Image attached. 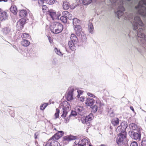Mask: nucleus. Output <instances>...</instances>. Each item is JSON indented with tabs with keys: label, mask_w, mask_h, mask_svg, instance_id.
Listing matches in <instances>:
<instances>
[{
	"label": "nucleus",
	"mask_w": 146,
	"mask_h": 146,
	"mask_svg": "<svg viewBox=\"0 0 146 146\" xmlns=\"http://www.w3.org/2000/svg\"><path fill=\"white\" fill-rule=\"evenodd\" d=\"M113 1L115 5H119L117 10L115 11V15L119 19L120 17L123 18L125 20H129L130 18L133 19V23L132 24V25L135 34L131 37L137 36L139 38L144 39L146 42V35L144 34V29L143 27L144 25L139 16L143 17L137 14L136 10L137 15L135 16L132 15L133 16L130 17L127 13H124V12L125 11V9L124 5L125 4L127 5L124 0H113Z\"/></svg>",
	"instance_id": "obj_1"
},
{
	"label": "nucleus",
	"mask_w": 146,
	"mask_h": 146,
	"mask_svg": "<svg viewBox=\"0 0 146 146\" xmlns=\"http://www.w3.org/2000/svg\"><path fill=\"white\" fill-rule=\"evenodd\" d=\"M51 31L54 33H59L63 29V26L60 23L54 22L51 26Z\"/></svg>",
	"instance_id": "obj_2"
},
{
	"label": "nucleus",
	"mask_w": 146,
	"mask_h": 146,
	"mask_svg": "<svg viewBox=\"0 0 146 146\" xmlns=\"http://www.w3.org/2000/svg\"><path fill=\"white\" fill-rule=\"evenodd\" d=\"M61 105L62 107V113L61 117L65 118L67 115L68 112L70 110L69 104L66 101H64L61 103Z\"/></svg>",
	"instance_id": "obj_3"
},
{
	"label": "nucleus",
	"mask_w": 146,
	"mask_h": 146,
	"mask_svg": "<svg viewBox=\"0 0 146 146\" xmlns=\"http://www.w3.org/2000/svg\"><path fill=\"white\" fill-rule=\"evenodd\" d=\"M142 129L139 128L137 130V132H135L133 131L129 132V135L132 139L135 140H138L140 141L141 139V133L140 131Z\"/></svg>",
	"instance_id": "obj_4"
},
{
	"label": "nucleus",
	"mask_w": 146,
	"mask_h": 146,
	"mask_svg": "<svg viewBox=\"0 0 146 146\" xmlns=\"http://www.w3.org/2000/svg\"><path fill=\"white\" fill-rule=\"evenodd\" d=\"M121 121V120H120ZM128 127V124L126 121H123L121 122L120 123V125L118 126L116 128L117 132L118 133H127L126 131V130Z\"/></svg>",
	"instance_id": "obj_5"
},
{
	"label": "nucleus",
	"mask_w": 146,
	"mask_h": 146,
	"mask_svg": "<svg viewBox=\"0 0 146 146\" xmlns=\"http://www.w3.org/2000/svg\"><path fill=\"white\" fill-rule=\"evenodd\" d=\"M118 133V137L116 140V142L118 145H121L122 143L126 138L127 133H123L121 132Z\"/></svg>",
	"instance_id": "obj_6"
},
{
	"label": "nucleus",
	"mask_w": 146,
	"mask_h": 146,
	"mask_svg": "<svg viewBox=\"0 0 146 146\" xmlns=\"http://www.w3.org/2000/svg\"><path fill=\"white\" fill-rule=\"evenodd\" d=\"M26 21V19L24 18L21 19L17 21V23L16 27L18 30H21L22 29Z\"/></svg>",
	"instance_id": "obj_7"
},
{
	"label": "nucleus",
	"mask_w": 146,
	"mask_h": 146,
	"mask_svg": "<svg viewBox=\"0 0 146 146\" xmlns=\"http://www.w3.org/2000/svg\"><path fill=\"white\" fill-rule=\"evenodd\" d=\"M45 146H61L60 143L54 139H50Z\"/></svg>",
	"instance_id": "obj_8"
},
{
	"label": "nucleus",
	"mask_w": 146,
	"mask_h": 146,
	"mask_svg": "<svg viewBox=\"0 0 146 146\" xmlns=\"http://www.w3.org/2000/svg\"><path fill=\"white\" fill-rule=\"evenodd\" d=\"M74 91V88H70L69 89L68 92L66 96V98L68 101H70L73 99V96L75 94Z\"/></svg>",
	"instance_id": "obj_9"
},
{
	"label": "nucleus",
	"mask_w": 146,
	"mask_h": 146,
	"mask_svg": "<svg viewBox=\"0 0 146 146\" xmlns=\"http://www.w3.org/2000/svg\"><path fill=\"white\" fill-rule=\"evenodd\" d=\"M47 15L50 16L53 20L57 19L58 17L57 16L56 12L54 10L52 9H50L47 12Z\"/></svg>",
	"instance_id": "obj_10"
},
{
	"label": "nucleus",
	"mask_w": 146,
	"mask_h": 146,
	"mask_svg": "<svg viewBox=\"0 0 146 146\" xmlns=\"http://www.w3.org/2000/svg\"><path fill=\"white\" fill-rule=\"evenodd\" d=\"M77 137L74 136L72 135L65 136L64 138V142L65 143H68L70 141L77 139Z\"/></svg>",
	"instance_id": "obj_11"
},
{
	"label": "nucleus",
	"mask_w": 146,
	"mask_h": 146,
	"mask_svg": "<svg viewBox=\"0 0 146 146\" xmlns=\"http://www.w3.org/2000/svg\"><path fill=\"white\" fill-rule=\"evenodd\" d=\"M75 110L77 113L81 115H83L84 113V109L83 106H77L75 107Z\"/></svg>",
	"instance_id": "obj_12"
},
{
	"label": "nucleus",
	"mask_w": 146,
	"mask_h": 146,
	"mask_svg": "<svg viewBox=\"0 0 146 146\" xmlns=\"http://www.w3.org/2000/svg\"><path fill=\"white\" fill-rule=\"evenodd\" d=\"M63 134V132L62 131H58V132L56 133L50 139H52V140L54 139L56 141V140H58L60 137H61Z\"/></svg>",
	"instance_id": "obj_13"
},
{
	"label": "nucleus",
	"mask_w": 146,
	"mask_h": 146,
	"mask_svg": "<svg viewBox=\"0 0 146 146\" xmlns=\"http://www.w3.org/2000/svg\"><path fill=\"white\" fill-rule=\"evenodd\" d=\"M120 120L117 117H115L112 119L111 120V123L113 126H116L119 123Z\"/></svg>",
	"instance_id": "obj_14"
},
{
	"label": "nucleus",
	"mask_w": 146,
	"mask_h": 146,
	"mask_svg": "<svg viewBox=\"0 0 146 146\" xmlns=\"http://www.w3.org/2000/svg\"><path fill=\"white\" fill-rule=\"evenodd\" d=\"M28 12L25 10H21L19 11V15L20 17H25L26 19H27L26 17L28 15Z\"/></svg>",
	"instance_id": "obj_15"
},
{
	"label": "nucleus",
	"mask_w": 146,
	"mask_h": 146,
	"mask_svg": "<svg viewBox=\"0 0 146 146\" xmlns=\"http://www.w3.org/2000/svg\"><path fill=\"white\" fill-rule=\"evenodd\" d=\"M74 29L77 35H80L82 31L81 27L79 25H78L74 27Z\"/></svg>",
	"instance_id": "obj_16"
},
{
	"label": "nucleus",
	"mask_w": 146,
	"mask_h": 146,
	"mask_svg": "<svg viewBox=\"0 0 146 146\" xmlns=\"http://www.w3.org/2000/svg\"><path fill=\"white\" fill-rule=\"evenodd\" d=\"M94 103V99L91 98H87L85 102L86 104L88 106H92Z\"/></svg>",
	"instance_id": "obj_17"
},
{
	"label": "nucleus",
	"mask_w": 146,
	"mask_h": 146,
	"mask_svg": "<svg viewBox=\"0 0 146 146\" xmlns=\"http://www.w3.org/2000/svg\"><path fill=\"white\" fill-rule=\"evenodd\" d=\"M0 19L1 21L5 20L7 19L8 18V15L6 12L4 11L0 13Z\"/></svg>",
	"instance_id": "obj_18"
},
{
	"label": "nucleus",
	"mask_w": 146,
	"mask_h": 146,
	"mask_svg": "<svg viewBox=\"0 0 146 146\" xmlns=\"http://www.w3.org/2000/svg\"><path fill=\"white\" fill-rule=\"evenodd\" d=\"M88 139L87 138H84L81 141V143L80 144H78V146H84L88 144Z\"/></svg>",
	"instance_id": "obj_19"
},
{
	"label": "nucleus",
	"mask_w": 146,
	"mask_h": 146,
	"mask_svg": "<svg viewBox=\"0 0 146 146\" xmlns=\"http://www.w3.org/2000/svg\"><path fill=\"white\" fill-rule=\"evenodd\" d=\"M63 15L67 17V18L70 20L73 19V17L72 15L69 12L67 11H64L62 12Z\"/></svg>",
	"instance_id": "obj_20"
},
{
	"label": "nucleus",
	"mask_w": 146,
	"mask_h": 146,
	"mask_svg": "<svg viewBox=\"0 0 146 146\" xmlns=\"http://www.w3.org/2000/svg\"><path fill=\"white\" fill-rule=\"evenodd\" d=\"M77 113L76 111H72L70 114L69 115V117H67L66 119V120L65 121H66V123H67L68 122L69 120V118L71 117L72 116H76L77 114Z\"/></svg>",
	"instance_id": "obj_21"
},
{
	"label": "nucleus",
	"mask_w": 146,
	"mask_h": 146,
	"mask_svg": "<svg viewBox=\"0 0 146 146\" xmlns=\"http://www.w3.org/2000/svg\"><path fill=\"white\" fill-rule=\"evenodd\" d=\"M92 115L90 114L88 116H87L85 118V122L86 123L89 125L90 124V122L92 119Z\"/></svg>",
	"instance_id": "obj_22"
},
{
	"label": "nucleus",
	"mask_w": 146,
	"mask_h": 146,
	"mask_svg": "<svg viewBox=\"0 0 146 146\" xmlns=\"http://www.w3.org/2000/svg\"><path fill=\"white\" fill-rule=\"evenodd\" d=\"M129 127L131 129L133 130H137L139 128L136 124L133 123L129 125Z\"/></svg>",
	"instance_id": "obj_23"
},
{
	"label": "nucleus",
	"mask_w": 146,
	"mask_h": 146,
	"mask_svg": "<svg viewBox=\"0 0 146 146\" xmlns=\"http://www.w3.org/2000/svg\"><path fill=\"white\" fill-rule=\"evenodd\" d=\"M10 10L15 15L17 13V8L15 5L12 6L10 8Z\"/></svg>",
	"instance_id": "obj_24"
},
{
	"label": "nucleus",
	"mask_w": 146,
	"mask_h": 146,
	"mask_svg": "<svg viewBox=\"0 0 146 146\" xmlns=\"http://www.w3.org/2000/svg\"><path fill=\"white\" fill-rule=\"evenodd\" d=\"M22 45L24 46H28L30 44V42L26 39H23V40L21 42Z\"/></svg>",
	"instance_id": "obj_25"
},
{
	"label": "nucleus",
	"mask_w": 146,
	"mask_h": 146,
	"mask_svg": "<svg viewBox=\"0 0 146 146\" xmlns=\"http://www.w3.org/2000/svg\"><path fill=\"white\" fill-rule=\"evenodd\" d=\"M63 8L65 10L68 9L70 7V4L68 2L66 1L64 2L63 4Z\"/></svg>",
	"instance_id": "obj_26"
},
{
	"label": "nucleus",
	"mask_w": 146,
	"mask_h": 146,
	"mask_svg": "<svg viewBox=\"0 0 146 146\" xmlns=\"http://www.w3.org/2000/svg\"><path fill=\"white\" fill-rule=\"evenodd\" d=\"M70 38L71 40V41H74V42H77L78 41L77 37L76 35L74 34H72L71 35Z\"/></svg>",
	"instance_id": "obj_27"
},
{
	"label": "nucleus",
	"mask_w": 146,
	"mask_h": 146,
	"mask_svg": "<svg viewBox=\"0 0 146 146\" xmlns=\"http://www.w3.org/2000/svg\"><path fill=\"white\" fill-rule=\"evenodd\" d=\"M80 23V21L77 18H73V24L74 27L77 26Z\"/></svg>",
	"instance_id": "obj_28"
},
{
	"label": "nucleus",
	"mask_w": 146,
	"mask_h": 146,
	"mask_svg": "<svg viewBox=\"0 0 146 146\" xmlns=\"http://www.w3.org/2000/svg\"><path fill=\"white\" fill-rule=\"evenodd\" d=\"M74 41H70L68 42V45L70 49L73 50L75 49V46L74 45V44L73 42Z\"/></svg>",
	"instance_id": "obj_29"
},
{
	"label": "nucleus",
	"mask_w": 146,
	"mask_h": 146,
	"mask_svg": "<svg viewBox=\"0 0 146 146\" xmlns=\"http://www.w3.org/2000/svg\"><path fill=\"white\" fill-rule=\"evenodd\" d=\"M96 103L97 105L99 106L100 108H101L104 105L103 103L97 98H96Z\"/></svg>",
	"instance_id": "obj_30"
},
{
	"label": "nucleus",
	"mask_w": 146,
	"mask_h": 146,
	"mask_svg": "<svg viewBox=\"0 0 146 146\" xmlns=\"http://www.w3.org/2000/svg\"><path fill=\"white\" fill-rule=\"evenodd\" d=\"M94 30V27L92 23H90L88 25V31L89 33H92Z\"/></svg>",
	"instance_id": "obj_31"
},
{
	"label": "nucleus",
	"mask_w": 146,
	"mask_h": 146,
	"mask_svg": "<svg viewBox=\"0 0 146 146\" xmlns=\"http://www.w3.org/2000/svg\"><path fill=\"white\" fill-rule=\"evenodd\" d=\"M74 92L75 94V93H77L78 94V95L77 96V98H80V94H81L82 93H83V91L81 90H77L76 89H74Z\"/></svg>",
	"instance_id": "obj_32"
},
{
	"label": "nucleus",
	"mask_w": 146,
	"mask_h": 146,
	"mask_svg": "<svg viewBox=\"0 0 146 146\" xmlns=\"http://www.w3.org/2000/svg\"><path fill=\"white\" fill-rule=\"evenodd\" d=\"M92 1V0H83V4L84 5H88L90 4Z\"/></svg>",
	"instance_id": "obj_33"
},
{
	"label": "nucleus",
	"mask_w": 146,
	"mask_h": 146,
	"mask_svg": "<svg viewBox=\"0 0 146 146\" xmlns=\"http://www.w3.org/2000/svg\"><path fill=\"white\" fill-rule=\"evenodd\" d=\"M42 9L43 12L46 13V14L47 15V12H48L49 10H48V8L47 6L45 5H43L42 7Z\"/></svg>",
	"instance_id": "obj_34"
},
{
	"label": "nucleus",
	"mask_w": 146,
	"mask_h": 146,
	"mask_svg": "<svg viewBox=\"0 0 146 146\" xmlns=\"http://www.w3.org/2000/svg\"><path fill=\"white\" fill-rule=\"evenodd\" d=\"M67 17L64 15L60 18V20L64 23H66L67 22Z\"/></svg>",
	"instance_id": "obj_35"
},
{
	"label": "nucleus",
	"mask_w": 146,
	"mask_h": 146,
	"mask_svg": "<svg viewBox=\"0 0 146 146\" xmlns=\"http://www.w3.org/2000/svg\"><path fill=\"white\" fill-rule=\"evenodd\" d=\"M29 34L27 33H24L22 34L21 37L23 39H25L29 38Z\"/></svg>",
	"instance_id": "obj_36"
},
{
	"label": "nucleus",
	"mask_w": 146,
	"mask_h": 146,
	"mask_svg": "<svg viewBox=\"0 0 146 146\" xmlns=\"http://www.w3.org/2000/svg\"><path fill=\"white\" fill-rule=\"evenodd\" d=\"M10 31V28L8 27L5 28L3 30V33L6 34L9 33Z\"/></svg>",
	"instance_id": "obj_37"
},
{
	"label": "nucleus",
	"mask_w": 146,
	"mask_h": 146,
	"mask_svg": "<svg viewBox=\"0 0 146 146\" xmlns=\"http://www.w3.org/2000/svg\"><path fill=\"white\" fill-rule=\"evenodd\" d=\"M48 103H45L42 104L41 106L40 107V109L41 110H44L45 108L48 105Z\"/></svg>",
	"instance_id": "obj_38"
},
{
	"label": "nucleus",
	"mask_w": 146,
	"mask_h": 146,
	"mask_svg": "<svg viewBox=\"0 0 146 146\" xmlns=\"http://www.w3.org/2000/svg\"><path fill=\"white\" fill-rule=\"evenodd\" d=\"M54 50L56 53L59 56H62L63 55L62 53L60 51V50L58 49V48H55Z\"/></svg>",
	"instance_id": "obj_39"
},
{
	"label": "nucleus",
	"mask_w": 146,
	"mask_h": 146,
	"mask_svg": "<svg viewBox=\"0 0 146 146\" xmlns=\"http://www.w3.org/2000/svg\"><path fill=\"white\" fill-rule=\"evenodd\" d=\"M45 2L48 4H52L54 3V0H44Z\"/></svg>",
	"instance_id": "obj_40"
},
{
	"label": "nucleus",
	"mask_w": 146,
	"mask_h": 146,
	"mask_svg": "<svg viewBox=\"0 0 146 146\" xmlns=\"http://www.w3.org/2000/svg\"><path fill=\"white\" fill-rule=\"evenodd\" d=\"M56 112L55 113L54 115L56 118L58 117L59 113H60L59 110L58 109H56Z\"/></svg>",
	"instance_id": "obj_41"
},
{
	"label": "nucleus",
	"mask_w": 146,
	"mask_h": 146,
	"mask_svg": "<svg viewBox=\"0 0 146 146\" xmlns=\"http://www.w3.org/2000/svg\"><path fill=\"white\" fill-rule=\"evenodd\" d=\"M128 141L126 139H125V140L124 141V142H122L121 144H122V146H129L128 143Z\"/></svg>",
	"instance_id": "obj_42"
},
{
	"label": "nucleus",
	"mask_w": 146,
	"mask_h": 146,
	"mask_svg": "<svg viewBox=\"0 0 146 146\" xmlns=\"http://www.w3.org/2000/svg\"><path fill=\"white\" fill-rule=\"evenodd\" d=\"M98 106H97L96 105L94 106L92 108L93 112L94 113H96L98 110Z\"/></svg>",
	"instance_id": "obj_43"
},
{
	"label": "nucleus",
	"mask_w": 146,
	"mask_h": 146,
	"mask_svg": "<svg viewBox=\"0 0 146 146\" xmlns=\"http://www.w3.org/2000/svg\"><path fill=\"white\" fill-rule=\"evenodd\" d=\"M141 146H146V139L143 138L141 142Z\"/></svg>",
	"instance_id": "obj_44"
},
{
	"label": "nucleus",
	"mask_w": 146,
	"mask_h": 146,
	"mask_svg": "<svg viewBox=\"0 0 146 146\" xmlns=\"http://www.w3.org/2000/svg\"><path fill=\"white\" fill-rule=\"evenodd\" d=\"M130 146H138V143L136 141H133L131 143Z\"/></svg>",
	"instance_id": "obj_45"
},
{
	"label": "nucleus",
	"mask_w": 146,
	"mask_h": 146,
	"mask_svg": "<svg viewBox=\"0 0 146 146\" xmlns=\"http://www.w3.org/2000/svg\"><path fill=\"white\" fill-rule=\"evenodd\" d=\"M87 95L90 96L92 97L93 98H95V100H96V98H97V97H96L94 95V94H93L90 93L88 92V93H87Z\"/></svg>",
	"instance_id": "obj_46"
},
{
	"label": "nucleus",
	"mask_w": 146,
	"mask_h": 146,
	"mask_svg": "<svg viewBox=\"0 0 146 146\" xmlns=\"http://www.w3.org/2000/svg\"><path fill=\"white\" fill-rule=\"evenodd\" d=\"M44 0H38V3L40 5L43 4L44 3Z\"/></svg>",
	"instance_id": "obj_47"
},
{
	"label": "nucleus",
	"mask_w": 146,
	"mask_h": 146,
	"mask_svg": "<svg viewBox=\"0 0 146 146\" xmlns=\"http://www.w3.org/2000/svg\"><path fill=\"white\" fill-rule=\"evenodd\" d=\"M110 99L113 100L114 102H115L117 100V99L112 96L110 98Z\"/></svg>",
	"instance_id": "obj_48"
},
{
	"label": "nucleus",
	"mask_w": 146,
	"mask_h": 146,
	"mask_svg": "<svg viewBox=\"0 0 146 146\" xmlns=\"http://www.w3.org/2000/svg\"><path fill=\"white\" fill-rule=\"evenodd\" d=\"M76 139V140L75 142V143L77 145L79 143L80 141V140L79 139H77H77Z\"/></svg>",
	"instance_id": "obj_49"
},
{
	"label": "nucleus",
	"mask_w": 146,
	"mask_h": 146,
	"mask_svg": "<svg viewBox=\"0 0 146 146\" xmlns=\"http://www.w3.org/2000/svg\"><path fill=\"white\" fill-rule=\"evenodd\" d=\"M39 133L38 132L36 133L35 134V138L36 139L38 138L37 136L39 135Z\"/></svg>",
	"instance_id": "obj_50"
},
{
	"label": "nucleus",
	"mask_w": 146,
	"mask_h": 146,
	"mask_svg": "<svg viewBox=\"0 0 146 146\" xmlns=\"http://www.w3.org/2000/svg\"><path fill=\"white\" fill-rule=\"evenodd\" d=\"M133 32H131V31H130L129 30L128 32H127V35L129 36V37H130L131 36V33H133Z\"/></svg>",
	"instance_id": "obj_51"
},
{
	"label": "nucleus",
	"mask_w": 146,
	"mask_h": 146,
	"mask_svg": "<svg viewBox=\"0 0 146 146\" xmlns=\"http://www.w3.org/2000/svg\"><path fill=\"white\" fill-rule=\"evenodd\" d=\"M115 114H114L113 111L111 112V113H110V117H113L115 115Z\"/></svg>",
	"instance_id": "obj_52"
},
{
	"label": "nucleus",
	"mask_w": 146,
	"mask_h": 146,
	"mask_svg": "<svg viewBox=\"0 0 146 146\" xmlns=\"http://www.w3.org/2000/svg\"><path fill=\"white\" fill-rule=\"evenodd\" d=\"M85 99V98L84 97H81L80 98V100L81 101L83 102L84 101Z\"/></svg>",
	"instance_id": "obj_53"
},
{
	"label": "nucleus",
	"mask_w": 146,
	"mask_h": 146,
	"mask_svg": "<svg viewBox=\"0 0 146 146\" xmlns=\"http://www.w3.org/2000/svg\"><path fill=\"white\" fill-rule=\"evenodd\" d=\"M76 5H74V4H73V5H71L70 6V8L71 9H74L76 7Z\"/></svg>",
	"instance_id": "obj_54"
},
{
	"label": "nucleus",
	"mask_w": 146,
	"mask_h": 146,
	"mask_svg": "<svg viewBox=\"0 0 146 146\" xmlns=\"http://www.w3.org/2000/svg\"><path fill=\"white\" fill-rule=\"evenodd\" d=\"M142 2L143 4H142V5H143V6H144V5L146 6V3L145 2V1L144 0L142 1Z\"/></svg>",
	"instance_id": "obj_55"
},
{
	"label": "nucleus",
	"mask_w": 146,
	"mask_h": 146,
	"mask_svg": "<svg viewBox=\"0 0 146 146\" xmlns=\"http://www.w3.org/2000/svg\"><path fill=\"white\" fill-rule=\"evenodd\" d=\"M130 109L133 111H134V110L133 106H131L130 107Z\"/></svg>",
	"instance_id": "obj_56"
},
{
	"label": "nucleus",
	"mask_w": 146,
	"mask_h": 146,
	"mask_svg": "<svg viewBox=\"0 0 146 146\" xmlns=\"http://www.w3.org/2000/svg\"><path fill=\"white\" fill-rule=\"evenodd\" d=\"M7 1V0H0V2L4 1L5 2H6Z\"/></svg>",
	"instance_id": "obj_57"
},
{
	"label": "nucleus",
	"mask_w": 146,
	"mask_h": 146,
	"mask_svg": "<svg viewBox=\"0 0 146 146\" xmlns=\"http://www.w3.org/2000/svg\"><path fill=\"white\" fill-rule=\"evenodd\" d=\"M35 143L36 145H37L36 144H38V142L37 141H35Z\"/></svg>",
	"instance_id": "obj_58"
},
{
	"label": "nucleus",
	"mask_w": 146,
	"mask_h": 146,
	"mask_svg": "<svg viewBox=\"0 0 146 146\" xmlns=\"http://www.w3.org/2000/svg\"><path fill=\"white\" fill-rule=\"evenodd\" d=\"M100 146H106L102 144Z\"/></svg>",
	"instance_id": "obj_59"
},
{
	"label": "nucleus",
	"mask_w": 146,
	"mask_h": 146,
	"mask_svg": "<svg viewBox=\"0 0 146 146\" xmlns=\"http://www.w3.org/2000/svg\"><path fill=\"white\" fill-rule=\"evenodd\" d=\"M110 129H111L112 128V127L111 126H110Z\"/></svg>",
	"instance_id": "obj_60"
},
{
	"label": "nucleus",
	"mask_w": 146,
	"mask_h": 146,
	"mask_svg": "<svg viewBox=\"0 0 146 146\" xmlns=\"http://www.w3.org/2000/svg\"><path fill=\"white\" fill-rule=\"evenodd\" d=\"M145 121L146 122V117H145Z\"/></svg>",
	"instance_id": "obj_61"
},
{
	"label": "nucleus",
	"mask_w": 146,
	"mask_h": 146,
	"mask_svg": "<svg viewBox=\"0 0 146 146\" xmlns=\"http://www.w3.org/2000/svg\"><path fill=\"white\" fill-rule=\"evenodd\" d=\"M2 11V9L0 8V12Z\"/></svg>",
	"instance_id": "obj_62"
},
{
	"label": "nucleus",
	"mask_w": 146,
	"mask_h": 146,
	"mask_svg": "<svg viewBox=\"0 0 146 146\" xmlns=\"http://www.w3.org/2000/svg\"><path fill=\"white\" fill-rule=\"evenodd\" d=\"M49 41L50 43H51L52 42L51 40H49Z\"/></svg>",
	"instance_id": "obj_63"
},
{
	"label": "nucleus",
	"mask_w": 146,
	"mask_h": 146,
	"mask_svg": "<svg viewBox=\"0 0 146 146\" xmlns=\"http://www.w3.org/2000/svg\"><path fill=\"white\" fill-rule=\"evenodd\" d=\"M110 3H112V2H111V0H110Z\"/></svg>",
	"instance_id": "obj_64"
}]
</instances>
